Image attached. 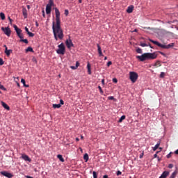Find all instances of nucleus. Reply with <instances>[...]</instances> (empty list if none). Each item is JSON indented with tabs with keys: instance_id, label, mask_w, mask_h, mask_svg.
I'll return each mask as SVG.
<instances>
[{
	"instance_id": "nucleus-39",
	"label": "nucleus",
	"mask_w": 178,
	"mask_h": 178,
	"mask_svg": "<svg viewBox=\"0 0 178 178\" xmlns=\"http://www.w3.org/2000/svg\"><path fill=\"white\" fill-rule=\"evenodd\" d=\"M98 88H99V92H100L102 94H103V93H104V91H103V90H102V88L101 86H98Z\"/></svg>"
},
{
	"instance_id": "nucleus-47",
	"label": "nucleus",
	"mask_w": 178,
	"mask_h": 178,
	"mask_svg": "<svg viewBox=\"0 0 178 178\" xmlns=\"http://www.w3.org/2000/svg\"><path fill=\"white\" fill-rule=\"evenodd\" d=\"M65 15L66 16H67V15H69V10H65Z\"/></svg>"
},
{
	"instance_id": "nucleus-6",
	"label": "nucleus",
	"mask_w": 178,
	"mask_h": 178,
	"mask_svg": "<svg viewBox=\"0 0 178 178\" xmlns=\"http://www.w3.org/2000/svg\"><path fill=\"white\" fill-rule=\"evenodd\" d=\"M1 31L6 34L7 36L10 37L11 35V30L9 27H1Z\"/></svg>"
},
{
	"instance_id": "nucleus-26",
	"label": "nucleus",
	"mask_w": 178,
	"mask_h": 178,
	"mask_svg": "<svg viewBox=\"0 0 178 178\" xmlns=\"http://www.w3.org/2000/svg\"><path fill=\"white\" fill-rule=\"evenodd\" d=\"M21 82L23 83L24 86L27 87V88L29 87V86L26 85V81H25V79H21Z\"/></svg>"
},
{
	"instance_id": "nucleus-34",
	"label": "nucleus",
	"mask_w": 178,
	"mask_h": 178,
	"mask_svg": "<svg viewBox=\"0 0 178 178\" xmlns=\"http://www.w3.org/2000/svg\"><path fill=\"white\" fill-rule=\"evenodd\" d=\"M92 175H93V178H97V172L94 171L92 172Z\"/></svg>"
},
{
	"instance_id": "nucleus-56",
	"label": "nucleus",
	"mask_w": 178,
	"mask_h": 178,
	"mask_svg": "<svg viewBox=\"0 0 178 178\" xmlns=\"http://www.w3.org/2000/svg\"><path fill=\"white\" fill-rule=\"evenodd\" d=\"M103 178H109V177H108V175H105L103 176Z\"/></svg>"
},
{
	"instance_id": "nucleus-16",
	"label": "nucleus",
	"mask_w": 178,
	"mask_h": 178,
	"mask_svg": "<svg viewBox=\"0 0 178 178\" xmlns=\"http://www.w3.org/2000/svg\"><path fill=\"white\" fill-rule=\"evenodd\" d=\"M134 10V6H130L127 8V13H133V10Z\"/></svg>"
},
{
	"instance_id": "nucleus-27",
	"label": "nucleus",
	"mask_w": 178,
	"mask_h": 178,
	"mask_svg": "<svg viewBox=\"0 0 178 178\" xmlns=\"http://www.w3.org/2000/svg\"><path fill=\"white\" fill-rule=\"evenodd\" d=\"M159 145H161V143H157V144L153 147V151H155L157 148H159Z\"/></svg>"
},
{
	"instance_id": "nucleus-17",
	"label": "nucleus",
	"mask_w": 178,
	"mask_h": 178,
	"mask_svg": "<svg viewBox=\"0 0 178 178\" xmlns=\"http://www.w3.org/2000/svg\"><path fill=\"white\" fill-rule=\"evenodd\" d=\"M22 14L24 18L28 17V13H27V10L26 8L22 9Z\"/></svg>"
},
{
	"instance_id": "nucleus-9",
	"label": "nucleus",
	"mask_w": 178,
	"mask_h": 178,
	"mask_svg": "<svg viewBox=\"0 0 178 178\" xmlns=\"http://www.w3.org/2000/svg\"><path fill=\"white\" fill-rule=\"evenodd\" d=\"M54 5L53 4H51V3H48L47 6H46V13L47 15H49L51 14V8H52V6Z\"/></svg>"
},
{
	"instance_id": "nucleus-22",
	"label": "nucleus",
	"mask_w": 178,
	"mask_h": 178,
	"mask_svg": "<svg viewBox=\"0 0 178 178\" xmlns=\"http://www.w3.org/2000/svg\"><path fill=\"white\" fill-rule=\"evenodd\" d=\"M25 51L26 52H34L33 49L31 47H29Z\"/></svg>"
},
{
	"instance_id": "nucleus-23",
	"label": "nucleus",
	"mask_w": 178,
	"mask_h": 178,
	"mask_svg": "<svg viewBox=\"0 0 178 178\" xmlns=\"http://www.w3.org/2000/svg\"><path fill=\"white\" fill-rule=\"evenodd\" d=\"M61 107V104H53V108H60Z\"/></svg>"
},
{
	"instance_id": "nucleus-14",
	"label": "nucleus",
	"mask_w": 178,
	"mask_h": 178,
	"mask_svg": "<svg viewBox=\"0 0 178 178\" xmlns=\"http://www.w3.org/2000/svg\"><path fill=\"white\" fill-rule=\"evenodd\" d=\"M1 104L4 108H6L8 111L10 109V106L7 104H6L4 102H1Z\"/></svg>"
},
{
	"instance_id": "nucleus-54",
	"label": "nucleus",
	"mask_w": 178,
	"mask_h": 178,
	"mask_svg": "<svg viewBox=\"0 0 178 178\" xmlns=\"http://www.w3.org/2000/svg\"><path fill=\"white\" fill-rule=\"evenodd\" d=\"M102 85H105V79L102 80Z\"/></svg>"
},
{
	"instance_id": "nucleus-3",
	"label": "nucleus",
	"mask_w": 178,
	"mask_h": 178,
	"mask_svg": "<svg viewBox=\"0 0 178 178\" xmlns=\"http://www.w3.org/2000/svg\"><path fill=\"white\" fill-rule=\"evenodd\" d=\"M150 42H152L153 44L157 45L158 47H160L163 49H170L171 47H175V43H171V44H169L168 45H165V44H162L159 42H158L157 41H154L151 39L149 40Z\"/></svg>"
},
{
	"instance_id": "nucleus-63",
	"label": "nucleus",
	"mask_w": 178,
	"mask_h": 178,
	"mask_svg": "<svg viewBox=\"0 0 178 178\" xmlns=\"http://www.w3.org/2000/svg\"><path fill=\"white\" fill-rule=\"evenodd\" d=\"M83 138H84V136H81V140H83Z\"/></svg>"
},
{
	"instance_id": "nucleus-29",
	"label": "nucleus",
	"mask_w": 178,
	"mask_h": 178,
	"mask_svg": "<svg viewBox=\"0 0 178 178\" xmlns=\"http://www.w3.org/2000/svg\"><path fill=\"white\" fill-rule=\"evenodd\" d=\"M19 42H23L26 44L29 43V40L27 39H23V38L20 39Z\"/></svg>"
},
{
	"instance_id": "nucleus-4",
	"label": "nucleus",
	"mask_w": 178,
	"mask_h": 178,
	"mask_svg": "<svg viewBox=\"0 0 178 178\" xmlns=\"http://www.w3.org/2000/svg\"><path fill=\"white\" fill-rule=\"evenodd\" d=\"M58 49L56 50L58 54L65 55V46L64 43H61L58 46Z\"/></svg>"
},
{
	"instance_id": "nucleus-12",
	"label": "nucleus",
	"mask_w": 178,
	"mask_h": 178,
	"mask_svg": "<svg viewBox=\"0 0 178 178\" xmlns=\"http://www.w3.org/2000/svg\"><path fill=\"white\" fill-rule=\"evenodd\" d=\"M97 51H98L99 56H104L101 46L99 44H97Z\"/></svg>"
},
{
	"instance_id": "nucleus-10",
	"label": "nucleus",
	"mask_w": 178,
	"mask_h": 178,
	"mask_svg": "<svg viewBox=\"0 0 178 178\" xmlns=\"http://www.w3.org/2000/svg\"><path fill=\"white\" fill-rule=\"evenodd\" d=\"M3 47H5V54H6L7 56H10V54L13 52L12 49H8V47L6 45H3Z\"/></svg>"
},
{
	"instance_id": "nucleus-41",
	"label": "nucleus",
	"mask_w": 178,
	"mask_h": 178,
	"mask_svg": "<svg viewBox=\"0 0 178 178\" xmlns=\"http://www.w3.org/2000/svg\"><path fill=\"white\" fill-rule=\"evenodd\" d=\"M49 4L54 5V0H49Z\"/></svg>"
},
{
	"instance_id": "nucleus-50",
	"label": "nucleus",
	"mask_w": 178,
	"mask_h": 178,
	"mask_svg": "<svg viewBox=\"0 0 178 178\" xmlns=\"http://www.w3.org/2000/svg\"><path fill=\"white\" fill-rule=\"evenodd\" d=\"M8 19L10 23L12 24L13 19L10 18V17H8Z\"/></svg>"
},
{
	"instance_id": "nucleus-55",
	"label": "nucleus",
	"mask_w": 178,
	"mask_h": 178,
	"mask_svg": "<svg viewBox=\"0 0 178 178\" xmlns=\"http://www.w3.org/2000/svg\"><path fill=\"white\" fill-rule=\"evenodd\" d=\"M35 26H36V27L39 26V24H38V21H35Z\"/></svg>"
},
{
	"instance_id": "nucleus-58",
	"label": "nucleus",
	"mask_w": 178,
	"mask_h": 178,
	"mask_svg": "<svg viewBox=\"0 0 178 178\" xmlns=\"http://www.w3.org/2000/svg\"><path fill=\"white\" fill-rule=\"evenodd\" d=\"M175 154H176V155H178V149L175 152Z\"/></svg>"
},
{
	"instance_id": "nucleus-31",
	"label": "nucleus",
	"mask_w": 178,
	"mask_h": 178,
	"mask_svg": "<svg viewBox=\"0 0 178 178\" xmlns=\"http://www.w3.org/2000/svg\"><path fill=\"white\" fill-rule=\"evenodd\" d=\"M13 28H14L15 31H16V33L20 30V29H19L17 25H14Z\"/></svg>"
},
{
	"instance_id": "nucleus-18",
	"label": "nucleus",
	"mask_w": 178,
	"mask_h": 178,
	"mask_svg": "<svg viewBox=\"0 0 178 178\" xmlns=\"http://www.w3.org/2000/svg\"><path fill=\"white\" fill-rule=\"evenodd\" d=\"M57 158L59 159V161H60V162L64 163L65 162V159L63 157V155L61 154H58L57 155Z\"/></svg>"
},
{
	"instance_id": "nucleus-46",
	"label": "nucleus",
	"mask_w": 178,
	"mask_h": 178,
	"mask_svg": "<svg viewBox=\"0 0 178 178\" xmlns=\"http://www.w3.org/2000/svg\"><path fill=\"white\" fill-rule=\"evenodd\" d=\"M112 64H113L112 61H108V63H107V66L110 67L111 65H112Z\"/></svg>"
},
{
	"instance_id": "nucleus-59",
	"label": "nucleus",
	"mask_w": 178,
	"mask_h": 178,
	"mask_svg": "<svg viewBox=\"0 0 178 178\" xmlns=\"http://www.w3.org/2000/svg\"><path fill=\"white\" fill-rule=\"evenodd\" d=\"M160 54H161V55H163V56H166V54H164V53H163V52H160Z\"/></svg>"
},
{
	"instance_id": "nucleus-36",
	"label": "nucleus",
	"mask_w": 178,
	"mask_h": 178,
	"mask_svg": "<svg viewBox=\"0 0 178 178\" xmlns=\"http://www.w3.org/2000/svg\"><path fill=\"white\" fill-rule=\"evenodd\" d=\"M32 61L34 62L35 63H38V60L35 57L32 58Z\"/></svg>"
},
{
	"instance_id": "nucleus-35",
	"label": "nucleus",
	"mask_w": 178,
	"mask_h": 178,
	"mask_svg": "<svg viewBox=\"0 0 178 178\" xmlns=\"http://www.w3.org/2000/svg\"><path fill=\"white\" fill-rule=\"evenodd\" d=\"M172 154H173V152H170L167 156H166V157L168 158V159H169L171 156H172Z\"/></svg>"
},
{
	"instance_id": "nucleus-2",
	"label": "nucleus",
	"mask_w": 178,
	"mask_h": 178,
	"mask_svg": "<svg viewBox=\"0 0 178 178\" xmlns=\"http://www.w3.org/2000/svg\"><path fill=\"white\" fill-rule=\"evenodd\" d=\"M158 57V55L155 53H145L141 56H136V58L140 61H145L146 60H154Z\"/></svg>"
},
{
	"instance_id": "nucleus-5",
	"label": "nucleus",
	"mask_w": 178,
	"mask_h": 178,
	"mask_svg": "<svg viewBox=\"0 0 178 178\" xmlns=\"http://www.w3.org/2000/svg\"><path fill=\"white\" fill-rule=\"evenodd\" d=\"M129 79L131 81V82H136L137 79H138V74L134 72H131L129 73Z\"/></svg>"
},
{
	"instance_id": "nucleus-45",
	"label": "nucleus",
	"mask_w": 178,
	"mask_h": 178,
	"mask_svg": "<svg viewBox=\"0 0 178 178\" xmlns=\"http://www.w3.org/2000/svg\"><path fill=\"white\" fill-rule=\"evenodd\" d=\"M64 104H65L64 101L63 99H60L59 104H60V106H61V105H64Z\"/></svg>"
},
{
	"instance_id": "nucleus-13",
	"label": "nucleus",
	"mask_w": 178,
	"mask_h": 178,
	"mask_svg": "<svg viewBox=\"0 0 178 178\" xmlns=\"http://www.w3.org/2000/svg\"><path fill=\"white\" fill-rule=\"evenodd\" d=\"M22 30L19 29L17 32H16L17 36L20 38V39H22L24 38V34L22 33Z\"/></svg>"
},
{
	"instance_id": "nucleus-49",
	"label": "nucleus",
	"mask_w": 178,
	"mask_h": 178,
	"mask_svg": "<svg viewBox=\"0 0 178 178\" xmlns=\"http://www.w3.org/2000/svg\"><path fill=\"white\" fill-rule=\"evenodd\" d=\"M24 29H25V31H26V32L27 33H29V32H30V31H29V29L27 27H25Z\"/></svg>"
},
{
	"instance_id": "nucleus-60",
	"label": "nucleus",
	"mask_w": 178,
	"mask_h": 178,
	"mask_svg": "<svg viewBox=\"0 0 178 178\" xmlns=\"http://www.w3.org/2000/svg\"><path fill=\"white\" fill-rule=\"evenodd\" d=\"M26 178H33V177L31 176H26Z\"/></svg>"
},
{
	"instance_id": "nucleus-64",
	"label": "nucleus",
	"mask_w": 178,
	"mask_h": 178,
	"mask_svg": "<svg viewBox=\"0 0 178 178\" xmlns=\"http://www.w3.org/2000/svg\"><path fill=\"white\" fill-rule=\"evenodd\" d=\"M79 3H82V0H79Z\"/></svg>"
},
{
	"instance_id": "nucleus-25",
	"label": "nucleus",
	"mask_w": 178,
	"mask_h": 178,
	"mask_svg": "<svg viewBox=\"0 0 178 178\" xmlns=\"http://www.w3.org/2000/svg\"><path fill=\"white\" fill-rule=\"evenodd\" d=\"M140 45L142 46L143 47L149 46L151 48H152V47L151 46V44H147L145 43H140Z\"/></svg>"
},
{
	"instance_id": "nucleus-1",
	"label": "nucleus",
	"mask_w": 178,
	"mask_h": 178,
	"mask_svg": "<svg viewBox=\"0 0 178 178\" xmlns=\"http://www.w3.org/2000/svg\"><path fill=\"white\" fill-rule=\"evenodd\" d=\"M55 10V15H56V24L55 22H52V30L54 39L56 40H63L64 38V32L61 28V22H60V13L59 10L56 8Z\"/></svg>"
},
{
	"instance_id": "nucleus-15",
	"label": "nucleus",
	"mask_w": 178,
	"mask_h": 178,
	"mask_svg": "<svg viewBox=\"0 0 178 178\" xmlns=\"http://www.w3.org/2000/svg\"><path fill=\"white\" fill-rule=\"evenodd\" d=\"M168 176H169V172L164 171L159 178H166Z\"/></svg>"
},
{
	"instance_id": "nucleus-24",
	"label": "nucleus",
	"mask_w": 178,
	"mask_h": 178,
	"mask_svg": "<svg viewBox=\"0 0 178 178\" xmlns=\"http://www.w3.org/2000/svg\"><path fill=\"white\" fill-rule=\"evenodd\" d=\"M124 119H126V116L125 115H122L118 120L119 123H122L123 122V120H124Z\"/></svg>"
},
{
	"instance_id": "nucleus-43",
	"label": "nucleus",
	"mask_w": 178,
	"mask_h": 178,
	"mask_svg": "<svg viewBox=\"0 0 178 178\" xmlns=\"http://www.w3.org/2000/svg\"><path fill=\"white\" fill-rule=\"evenodd\" d=\"M143 156H144V151H143V152L140 154L139 158L141 159Z\"/></svg>"
},
{
	"instance_id": "nucleus-57",
	"label": "nucleus",
	"mask_w": 178,
	"mask_h": 178,
	"mask_svg": "<svg viewBox=\"0 0 178 178\" xmlns=\"http://www.w3.org/2000/svg\"><path fill=\"white\" fill-rule=\"evenodd\" d=\"M42 16H43L44 17H45V13H44V10L42 11Z\"/></svg>"
},
{
	"instance_id": "nucleus-62",
	"label": "nucleus",
	"mask_w": 178,
	"mask_h": 178,
	"mask_svg": "<svg viewBox=\"0 0 178 178\" xmlns=\"http://www.w3.org/2000/svg\"><path fill=\"white\" fill-rule=\"evenodd\" d=\"M80 139L79 138H76V141H79Z\"/></svg>"
},
{
	"instance_id": "nucleus-52",
	"label": "nucleus",
	"mask_w": 178,
	"mask_h": 178,
	"mask_svg": "<svg viewBox=\"0 0 178 178\" xmlns=\"http://www.w3.org/2000/svg\"><path fill=\"white\" fill-rule=\"evenodd\" d=\"M154 158H158L159 161H160L159 157H158V154H156L154 155Z\"/></svg>"
},
{
	"instance_id": "nucleus-20",
	"label": "nucleus",
	"mask_w": 178,
	"mask_h": 178,
	"mask_svg": "<svg viewBox=\"0 0 178 178\" xmlns=\"http://www.w3.org/2000/svg\"><path fill=\"white\" fill-rule=\"evenodd\" d=\"M87 69H88V74H92V71H91V65H90V63H88L87 64Z\"/></svg>"
},
{
	"instance_id": "nucleus-33",
	"label": "nucleus",
	"mask_w": 178,
	"mask_h": 178,
	"mask_svg": "<svg viewBox=\"0 0 178 178\" xmlns=\"http://www.w3.org/2000/svg\"><path fill=\"white\" fill-rule=\"evenodd\" d=\"M27 34L29 35V37H34L35 36V34L31 33V32H30V31L28 32Z\"/></svg>"
},
{
	"instance_id": "nucleus-38",
	"label": "nucleus",
	"mask_w": 178,
	"mask_h": 178,
	"mask_svg": "<svg viewBox=\"0 0 178 178\" xmlns=\"http://www.w3.org/2000/svg\"><path fill=\"white\" fill-rule=\"evenodd\" d=\"M3 64H4L3 60L1 58H0V65H3Z\"/></svg>"
},
{
	"instance_id": "nucleus-28",
	"label": "nucleus",
	"mask_w": 178,
	"mask_h": 178,
	"mask_svg": "<svg viewBox=\"0 0 178 178\" xmlns=\"http://www.w3.org/2000/svg\"><path fill=\"white\" fill-rule=\"evenodd\" d=\"M0 17L2 20H4L6 19V16H5V14L3 13H0Z\"/></svg>"
},
{
	"instance_id": "nucleus-8",
	"label": "nucleus",
	"mask_w": 178,
	"mask_h": 178,
	"mask_svg": "<svg viewBox=\"0 0 178 178\" xmlns=\"http://www.w3.org/2000/svg\"><path fill=\"white\" fill-rule=\"evenodd\" d=\"M1 175H3V177H7V178H13V174L10 173V172H6V171L1 172Z\"/></svg>"
},
{
	"instance_id": "nucleus-37",
	"label": "nucleus",
	"mask_w": 178,
	"mask_h": 178,
	"mask_svg": "<svg viewBox=\"0 0 178 178\" xmlns=\"http://www.w3.org/2000/svg\"><path fill=\"white\" fill-rule=\"evenodd\" d=\"M122 172L120 170H118L116 173L117 176L119 177L120 175H122Z\"/></svg>"
},
{
	"instance_id": "nucleus-11",
	"label": "nucleus",
	"mask_w": 178,
	"mask_h": 178,
	"mask_svg": "<svg viewBox=\"0 0 178 178\" xmlns=\"http://www.w3.org/2000/svg\"><path fill=\"white\" fill-rule=\"evenodd\" d=\"M22 159H24V161H26L29 163L31 162V159H30V157L26 154H22Z\"/></svg>"
},
{
	"instance_id": "nucleus-40",
	"label": "nucleus",
	"mask_w": 178,
	"mask_h": 178,
	"mask_svg": "<svg viewBox=\"0 0 178 178\" xmlns=\"http://www.w3.org/2000/svg\"><path fill=\"white\" fill-rule=\"evenodd\" d=\"M108 99H109V100H114L115 97L113 96H110V97H108Z\"/></svg>"
},
{
	"instance_id": "nucleus-42",
	"label": "nucleus",
	"mask_w": 178,
	"mask_h": 178,
	"mask_svg": "<svg viewBox=\"0 0 178 178\" xmlns=\"http://www.w3.org/2000/svg\"><path fill=\"white\" fill-rule=\"evenodd\" d=\"M160 77L161 78L165 77V72H161V74H160Z\"/></svg>"
},
{
	"instance_id": "nucleus-44",
	"label": "nucleus",
	"mask_w": 178,
	"mask_h": 178,
	"mask_svg": "<svg viewBox=\"0 0 178 178\" xmlns=\"http://www.w3.org/2000/svg\"><path fill=\"white\" fill-rule=\"evenodd\" d=\"M113 82L117 83L118 82V80L116 78L113 79Z\"/></svg>"
},
{
	"instance_id": "nucleus-30",
	"label": "nucleus",
	"mask_w": 178,
	"mask_h": 178,
	"mask_svg": "<svg viewBox=\"0 0 178 178\" xmlns=\"http://www.w3.org/2000/svg\"><path fill=\"white\" fill-rule=\"evenodd\" d=\"M176 175H177V172H172V174L171 175L170 178H176Z\"/></svg>"
},
{
	"instance_id": "nucleus-7",
	"label": "nucleus",
	"mask_w": 178,
	"mask_h": 178,
	"mask_svg": "<svg viewBox=\"0 0 178 178\" xmlns=\"http://www.w3.org/2000/svg\"><path fill=\"white\" fill-rule=\"evenodd\" d=\"M65 44L68 49H70L71 47H74L72 40L70 38H69L68 40H66Z\"/></svg>"
},
{
	"instance_id": "nucleus-61",
	"label": "nucleus",
	"mask_w": 178,
	"mask_h": 178,
	"mask_svg": "<svg viewBox=\"0 0 178 178\" xmlns=\"http://www.w3.org/2000/svg\"><path fill=\"white\" fill-rule=\"evenodd\" d=\"M26 7L28 9H31V6L28 5V6H26Z\"/></svg>"
},
{
	"instance_id": "nucleus-21",
	"label": "nucleus",
	"mask_w": 178,
	"mask_h": 178,
	"mask_svg": "<svg viewBox=\"0 0 178 178\" xmlns=\"http://www.w3.org/2000/svg\"><path fill=\"white\" fill-rule=\"evenodd\" d=\"M154 66H155L156 67H158L162 66V64L161 63V61L157 60V61L155 63V64L154 65Z\"/></svg>"
},
{
	"instance_id": "nucleus-19",
	"label": "nucleus",
	"mask_w": 178,
	"mask_h": 178,
	"mask_svg": "<svg viewBox=\"0 0 178 178\" xmlns=\"http://www.w3.org/2000/svg\"><path fill=\"white\" fill-rule=\"evenodd\" d=\"M83 159H84L86 163L88 162V161H89V155H88V154L86 153L84 154Z\"/></svg>"
},
{
	"instance_id": "nucleus-51",
	"label": "nucleus",
	"mask_w": 178,
	"mask_h": 178,
	"mask_svg": "<svg viewBox=\"0 0 178 178\" xmlns=\"http://www.w3.org/2000/svg\"><path fill=\"white\" fill-rule=\"evenodd\" d=\"M80 65L79 62H76V67L78 68V67Z\"/></svg>"
},
{
	"instance_id": "nucleus-53",
	"label": "nucleus",
	"mask_w": 178,
	"mask_h": 178,
	"mask_svg": "<svg viewBox=\"0 0 178 178\" xmlns=\"http://www.w3.org/2000/svg\"><path fill=\"white\" fill-rule=\"evenodd\" d=\"M72 70H76V69H77V67H76V66H71L70 67Z\"/></svg>"
},
{
	"instance_id": "nucleus-48",
	"label": "nucleus",
	"mask_w": 178,
	"mask_h": 178,
	"mask_svg": "<svg viewBox=\"0 0 178 178\" xmlns=\"http://www.w3.org/2000/svg\"><path fill=\"white\" fill-rule=\"evenodd\" d=\"M168 168H170V169L173 168V164H169L168 165Z\"/></svg>"
},
{
	"instance_id": "nucleus-32",
	"label": "nucleus",
	"mask_w": 178,
	"mask_h": 178,
	"mask_svg": "<svg viewBox=\"0 0 178 178\" xmlns=\"http://www.w3.org/2000/svg\"><path fill=\"white\" fill-rule=\"evenodd\" d=\"M136 52L138 53V54H143V49H141L140 48H138L136 49Z\"/></svg>"
}]
</instances>
